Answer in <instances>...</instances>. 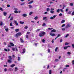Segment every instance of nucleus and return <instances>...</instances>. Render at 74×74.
Segmentation results:
<instances>
[{
	"label": "nucleus",
	"instance_id": "nucleus-26",
	"mask_svg": "<svg viewBox=\"0 0 74 74\" xmlns=\"http://www.w3.org/2000/svg\"><path fill=\"white\" fill-rule=\"evenodd\" d=\"M37 19H38V17H37V16H36L34 18V19L35 20H37Z\"/></svg>",
	"mask_w": 74,
	"mask_h": 74
},
{
	"label": "nucleus",
	"instance_id": "nucleus-41",
	"mask_svg": "<svg viewBox=\"0 0 74 74\" xmlns=\"http://www.w3.org/2000/svg\"><path fill=\"white\" fill-rule=\"evenodd\" d=\"M10 26H12V23L11 22L10 24Z\"/></svg>",
	"mask_w": 74,
	"mask_h": 74
},
{
	"label": "nucleus",
	"instance_id": "nucleus-60",
	"mask_svg": "<svg viewBox=\"0 0 74 74\" xmlns=\"http://www.w3.org/2000/svg\"><path fill=\"white\" fill-rule=\"evenodd\" d=\"M72 46L73 48H74V44H73L72 45Z\"/></svg>",
	"mask_w": 74,
	"mask_h": 74
},
{
	"label": "nucleus",
	"instance_id": "nucleus-61",
	"mask_svg": "<svg viewBox=\"0 0 74 74\" xmlns=\"http://www.w3.org/2000/svg\"><path fill=\"white\" fill-rule=\"evenodd\" d=\"M65 69H66V68H64V69H63V71H65Z\"/></svg>",
	"mask_w": 74,
	"mask_h": 74
},
{
	"label": "nucleus",
	"instance_id": "nucleus-63",
	"mask_svg": "<svg viewBox=\"0 0 74 74\" xmlns=\"http://www.w3.org/2000/svg\"><path fill=\"white\" fill-rule=\"evenodd\" d=\"M72 15H74V11L72 13Z\"/></svg>",
	"mask_w": 74,
	"mask_h": 74
},
{
	"label": "nucleus",
	"instance_id": "nucleus-8",
	"mask_svg": "<svg viewBox=\"0 0 74 74\" xmlns=\"http://www.w3.org/2000/svg\"><path fill=\"white\" fill-rule=\"evenodd\" d=\"M22 16H23V17H26L27 16V14H23Z\"/></svg>",
	"mask_w": 74,
	"mask_h": 74
},
{
	"label": "nucleus",
	"instance_id": "nucleus-51",
	"mask_svg": "<svg viewBox=\"0 0 74 74\" xmlns=\"http://www.w3.org/2000/svg\"><path fill=\"white\" fill-rule=\"evenodd\" d=\"M11 15H12L11 14H10V15L8 17V18L9 19H10V18H11Z\"/></svg>",
	"mask_w": 74,
	"mask_h": 74
},
{
	"label": "nucleus",
	"instance_id": "nucleus-25",
	"mask_svg": "<svg viewBox=\"0 0 74 74\" xmlns=\"http://www.w3.org/2000/svg\"><path fill=\"white\" fill-rule=\"evenodd\" d=\"M28 28V27H27V26H25L24 27V28L25 29H27Z\"/></svg>",
	"mask_w": 74,
	"mask_h": 74
},
{
	"label": "nucleus",
	"instance_id": "nucleus-47",
	"mask_svg": "<svg viewBox=\"0 0 74 74\" xmlns=\"http://www.w3.org/2000/svg\"><path fill=\"white\" fill-rule=\"evenodd\" d=\"M7 68H5L4 69V71L5 72H6V71H7Z\"/></svg>",
	"mask_w": 74,
	"mask_h": 74
},
{
	"label": "nucleus",
	"instance_id": "nucleus-6",
	"mask_svg": "<svg viewBox=\"0 0 74 74\" xmlns=\"http://www.w3.org/2000/svg\"><path fill=\"white\" fill-rule=\"evenodd\" d=\"M3 14L4 16H6L7 14V13L5 12H4Z\"/></svg>",
	"mask_w": 74,
	"mask_h": 74
},
{
	"label": "nucleus",
	"instance_id": "nucleus-53",
	"mask_svg": "<svg viewBox=\"0 0 74 74\" xmlns=\"http://www.w3.org/2000/svg\"><path fill=\"white\" fill-rule=\"evenodd\" d=\"M69 45V43L67 42H66L65 43V45Z\"/></svg>",
	"mask_w": 74,
	"mask_h": 74
},
{
	"label": "nucleus",
	"instance_id": "nucleus-64",
	"mask_svg": "<svg viewBox=\"0 0 74 74\" xmlns=\"http://www.w3.org/2000/svg\"><path fill=\"white\" fill-rule=\"evenodd\" d=\"M56 16V15H54L53 16V18H55V17Z\"/></svg>",
	"mask_w": 74,
	"mask_h": 74
},
{
	"label": "nucleus",
	"instance_id": "nucleus-49",
	"mask_svg": "<svg viewBox=\"0 0 74 74\" xmlns=\"http://www.w3.org/2000/svg\"><path fill=\"white\" fill-rule=\"evenodd\" d=\"M40 30V29H38L36 30V32H39Z\"/></svg>",
	"mask_w": 74,
	"mask_h": 74
},
{
	"label": "nucleus",
	"instance_id": "nucleus-24",
	"mask_svg": "<svg viewBox=\"0 0 74 74\" xmlns=\"http://www.w3.org/2000/svg\"><path fill=\"white\" fill-rule=\"evenodd\" d=\"M20 24H24V22H22V21H20Z\"/></svg>",
	"mask_w": 74,
	"mask_h": 74
},
{
	"label": "nucleus",
	"instance_id": "nucleus-2",
	"mask_svg": "<svg viewBox=\"0 0 74 74\" xmlns=\"http://www.w3.org/2000/svg\"><path fill=\"white\" fill-rule=\"evenodd\" d=\"M22 33H21V32H18L16 34V37H19V36H22Z\"/></svg>",
	"mask_w": 74,
	"mask_h": 74
},
{
	"label": "nucleus",
	"instance_id": "nucleus-57",
	"mask_svg": "<svg viewBox=\"0 0 74 74\" xmlns=\"http://www.w3.org/2000/svg\"><path fill=\"white\" fill-rule=\"evenodd\" d=\"M12 51H15V48H12Z\"/></svg>",
	"mask_w": 74,
	"mask_h": 74
},
{
	"label": "nucleus",
	"instance_id": "nucleus-18",
	"mask_svg": "<svg viewBox=\"0 0 74 74\" xmlns=\"http://www.w3.org/2000/svg\"><path fill=\"white\" fill-rule=\"evenodd\" d=\"M28 6H29V8L30 9L32 8H33V7L32 6L30 5H29Z\"/></svg>",
	"mask_w": 74,
	"mask_h": 74
},
{
	"label": "nucleus",
	"instance_id": "nucleus-28",
	"mask_svg": "<svg viewBox=\"0 0 74 74\" xmlns=\"http://www.w3.org/2000/svg\"><path fill=\"white\" fill-rule=\"evenodd\" d=\"M33 14V12H29V15H31Z\"/></svg>",
	"mask_w": 74,
	"mask_h": 74
},
{
	"label": "nucleus",
	"instance_id": "nucleus-10",
	"mask_svg": "<svg viewBox=\"0 0 74 74\" xmlns=\"http://www.w3.org/2000/svg\"><path fill=\"white\" fill-rule=\"evenodd\" d=\"M50 34L51 36H55V34H52V33H50Z\"/></svg>",
	"mask_w": 74,
	"mask_h": 74
},
{
	"label": "nucleus",
	"instance_id": "nucleus-13",
	"mask_svg": "<svg viewBox=\"0 0 74 74\" xmlns=\"http://www.w3.org/2000/svg\"><path fill=\"white\" fill-rule=\"evenodd\" d=\"M56 30L55 29H53L52 30H51V32H56Z\"/></svg>",
	"mask_w": 74,
	"mask_h": 74
},
{
	"label": "nucleus",
	"instance_id": "nucleus-44",
	"mask_svg": "<svg viewBox=\"0 0 74 74\" xmlns=\"http://www.w3.org/2000/svg\"><path fill=\"white\" fill-rule=\"evenodd\" d=\"M60 36H61V35L60 34H58V36H57V38H58V37H60Z\"/></svg>",
	"mask_w": 74,
	"mask_h": 74
},
{
	"label": "nucleus",
	"instance_id": "nucleus-36",
	"mask_svg": "<svg viewBox=\"0 0 74 74\" xmlns=\"http://www.w3.org/2000/svg\"><path fill=\"white\" fill-rule=\"evenodd\" d=\"M62 9L63 10L64 8V7H65V5H62Z\"/></svg>",
	"mask_w": 74,
	"mask_h": 74
},
{
	"label": "nucleus",
	"instance_id": "nucleus-40",
	"mask_svg": "<svg viewBox=\"0 0 74 74\" xmlns=\"http://www.w3.org/2000/svg\"><path fill=\"white\" fill-rule=\"evenodd\" d=\"M53 28H48V30H52Z\"/></svg>",
	"mask_w": 74,
	"mask_h": 74
},
{
	"label": "nucleus",
	"instance_id": "nucleus-29",
	"mask_svg": "<svg viewBox=\"0 0 74 74\" xmlns=\"http://www.w3.org/2000/svg\"><path fill=\"white\" fill-rule=\"evenodd\" d=\"M14 13H16V14H18V11L17 10H15L14 11Z\"/></svg>",
	"mask_w": 74,
	"mask_h": 74
},
{
	"label": "nucleus",
	"instance_id": "nucleus-58",
	"mask_svg": "<svg viewBox=\"0 0 74 74\" xmlns=\"http://www.w3.org/2000/svg\"><path fill=\"white\" fill-rule=\"evenodd\" d=\"M71 11H69L68 12L69 14H71Z\"/></svg>",
	"mask_w": 74,
	"mask_h": 74
},
{
	"label": "nucleus",
	"instance_id": "nucleus-1",
	"mask_svg": "<svg viewBox=\"0 0 74 74\" xmlns=\"http://www.w3.org/2000/svg\"><path fill=\"white\" fill-rule=\"evenodd\" d=\"M45 34V32H41L40 33H39V36L40 37L44 36Z\"/></svg>",
	"mask_w": 74,
	"mask_h": 74
},
{
	"label": "nucleus",
	"instance_id": "nucleus-38",
	"mask_svg": "<svg viewBox=\"0 0 74 74\" xmlns=\"http://www.w3.org/2000/svg\"><path fill=\"white\" fill-rule=\"evenodd\" d=\"M50 12H51V14H53V13H54V11H53L52 10H51Z\"/></svg>",
	"mask_w": 74,
	"mask_h": 74
},
{
	"label": "nucleus",
	"instance_id": "nucleus-43",
	"mask_svg": "<svg viewBox=\"0 0 74 74\" xmlns=\"http://www.w3.org/2000/svg\"><path fill=\"white\" fill-rule=\"evenodd\" d=\"M70 5L72 6H73V3H71L70 4Z\"/></svg>",
	"mask_w": 74,
	"mask_h": 74
},
{
	"label": "nucleus",
	"instance_id": "nucleus-31",
	"mask_svg": "<svg viewBox=\"0 0 74 74\" xmlns=\"http://www.w3.org/2000/svg\"><path fill=\"white\" fill-rule=\"evenodd\" d=\"M15 71L16 72L17 71V70H18V68L17 67H15Z\"/></svg>",
	"mask_w": 74,
	"mask_h": 74
},
{
	"label": "nucleus",
	"instance_id": "nucleus-22",
	"mask_svg": "<svg viewBox=\"0 0 74 74\" xmlns=\"http://www.w3.org/2000/svg\"><path fill=\"white\" fill-rule=\"evenodd\" d=\"M42 41L43 42H45V40H44V39H43L42 40Z\"/></svg>",
	"mask_w": 74,
	"mask_h": 74
},
{
	"label": "nucleus",
	"instance_id": "nucleus-46",
	"mask_svg": "<svg viewBox=\"0 0 74 74\" xmlns=\"http://www.w3.org/2000/svg\"><path fill=\"white\" fill-rule=\"evenodd\" d=\"M4 51H6V52H8V50H7L6 49H4Z\"/></svg>",
	"mask_w": 74,
	"mask_h": 74
},
{
	"label": "nucleus",
	"instance_id": "nucleus-15",
	"mask_svg": "<svg viewBox=\"0 0 74 74\" xmlns=\"http://www.w3.org/2000/svg\"><path fill=\"white\" fill-rule=\"evenodd\" d=\"M15 66V64H12L10 66V67H14Z\"/></svg>",
	"mask_w": 74,
	"mask_h": 74
},
{
	"label": "nucleus",
	"instance_id": "nucleus-62",
	"mask_svg": "<svg viewBox=\"0 0 74 74\" xmlns=\"http://www.w3.org/2000/svg\"><path fill=\"white\" fill-rule=\"evenodd\" d=\"M72 64H74V60L72 61Z\"/></svg>",
	"mask_w": 74,
	"mask_h": 74
},
{
	"label": "nucleus",
	"instance_id": "nucleus-56",
	"mask_svg": "<svg viewBox=\"0 0 74 74\" xmlns=\"http://www.w3.org/2000/svg\"><path fill=\"white\" fill-rule=\"evenodd\" d=\"M69 65H66V66L65 67H69Z\"/></svg>",
	"mask_w": 74,
	"mask_h": 74
},
{
	"label": "nucleus",
	"instance_id": "nucleus-21",
	"mask_svg": "<svg viewBox=\"0 0 74 74\" xmlns=\"http://www.w3.org/2000/svg\"><path fill=\"white\" fill-rule=\"evenodd\" d=\"M12 20H13V16H12L10 18V20L12 21Z\"/></svg>",
	"mask_w": 74,
	"mask_h": 74
},
{
	"label": "nucleus",
	"instance_id": "nucleus-42",
	"mask_svg": "<svg viewBox=\"0 0 74 74\" xmlns=\"http://www.w3.org/2000/svg\"><path fill=\"white\" fill-rule=\"evenodd\" d=\"M59 11H60V10H59V9H58L57 10V12L58 13L59 12Z\"/></svg>",
	"mask_w": 74,
	"mask_h": 74
},
{
	"label": "nucleus",
	"instance_id": "nucleus-48",
	"mask_svg": "<svg viewBox=\"0 0 74 74\" xmlns=\"http://www.w3.org/2000/svg\"><path fill=\"white\" fill-rule=\"evenodd\" d=\"M67 54L68 55H70L71 54V53H70V52H68Z\"/></svg>",
	"mask_w": 74,
	"mask_h": 74
},
{
	"label": "nucleus",
	"instance_id": "nucleus-50",
	"mask_svg": "<svg viewBox=\"0 0 74 74\" xmlns=\"http://www.w3.org/2000/svg\"><path fill=\"white\" fill-rule=\"evenodd\" d=\"M55 62H58L59 61V60L58 59H56L55 60Z\"/></svg>",
	"mask_w": 74,
	"mask_h": 74
},
{
	"label": "nucleus",
	"instance_id": "nucleus-32",
	"mask_svg": "<svg viewBox=\"0 0 74 74\" xmlns=\"http://www.w3.org/2000/svg\"><path fill=\"white\" fill-rule=\"evenodd\" d=\"M62 31H64V30H66V29H65V28H62Z\"/></svg>",
	"mask_w": 74,
	"mask_h": 74
},
{
	"label": "nucleus",
	"instance_id": "nucleus-54",
	"mask_svg": "<svg viewBox=\"0 0 74 74\" xmlns=\"http://www.w3.org/2000/svg\"><path fill=\"white\" fill-rule=\"evenodd\" d=\"M69 36V34H67L65 36V37H66H66H68V36Z\"/></svg>",
	"mask_w": 74,
	"mask_h": 74
},
{
	"label": "nucleus",
	"instance_id": "nucleus-35",
	"mask_svg": "<svg viewBox=\"0 0 74 74\" xmlns=\"http://www.w3.org/2000/svg\"><path fill=\"white\" fill-rule=\"evenodd\" d=\"M52 73V71L51 70H50L49 71V74H51Z\"/></svg>",
	"mask_w": 74,
	"mask_h": 74
},
{
	"label": "nucleus",
	"instance_id": "nucleus-52",
	"mask_svg": "<svg viewBox=\"0 0 74 74\" xmlns=\"http://www.w3.org/2000/svg\"><path fill=\"white\" fill-rule=\"evenodd\" d=\"M51 51V50H50V49H48V52H49H49H50Z\"/></svg>",
	"mask_w": 74,
	"mask_h": 74
},
{
	"label": "nucleus",
	"instance_id": "nucleus-14",
	"mask_svg": "<svg viewBox=\"0 0 74 74\" xmlns=\"http://www.w3.org/2000/svg\"><path fill=\"white\" fill-rule=\"evenodd\" d=\"M8 58L9 59H10L11 60H12V58H11V56H8Z\"/></svg>",
	"mask_w": 74,
	"mask_h": 74
},
{
	"label": "nucleus",
	"instance_id": "nucleus-37",
	"mask_svg": "<svg viewBox=\"0 0 74 74\" xmlns=\"http://www.w3.org/2000/svg\"><path fill=\"white\" fill-rule=\"evenodd\" d=\"M47 17H44L43 18V20H45L46 19H47Z\"/></svg>",
	"mask_w": 74,
	"mask_h": 74
},
{
	"label": "nucleus",
	"instance_id": "nucleus-33",
	"mask_svg": "<svg viewBox=\"0 0 74 74\" xmlns=\"http://www.w3.org/2000/svg\"><path fill=\"white\" fill-rule=\"evenodd\" d=\"M58 47H56L55 49V52H56L57 51V50H58Z\"/></svg>",
	"mask_w": 74,
	"mask_h": 74
},
{
	"label": "nucleus",
	"instance_id": "nucleus-20",
	"mask_svg": "<svg viewBox=\"0 0 74 74\" xmlns=\"http://www.w3.org/2000/svg\"><path fill=\"white\" fill-rule=\"evenodd\" d=\"M19 29H15V31L16 32H19Z\"/></svg>",
	"mask_w": 74,
	"mask_h": 74
},
{
	"label": "nucleus",
	"instance_id": "nucleus-4",
	"mask_svg": "<svg viewBox=\"0 0 74 74\" xmlns=\"http://www.w3.org/2000/svg\"><path fill=\"white\" fill-rule=\"evenodd\" d=\"M20 40L22 43H23L24 42V41H23V40L21 38H20Z\"/></svg>",
	"mask_w": 74,
	"mask_h": 74
},
{
	"label": "nucleus",
	"instance_id": "nucleus-9",
	"mask_svg": "<svg viewBox=\"0 0 74 74\" xmlns=\"http://www.w3.org/2000/svg\"><path fill=\"white\" fill-rule=\"evenodd\" d=\"M69 47H70V46H67L66 47H64V49H66L67 48Z\"/></svg>",
	"mask_w": 74,
	"mask_h": 74
},
{
	"label": "nucleus",
	"instance_id": "nucleus-59",
	"mask_svg": "<svg viewBox=\"0 0 74 74\" xmlns=\"http://www.w3.org/2000/svg\"><path fill=\"white\" fill-rule=\"evenodd\" d=\"M0 11H3V10L2 9V8L1 7L0 8Z\"/></svg>",
	"mask_w": 74,
	"mask_h": 74
},
{
	"label": "nucleus",
	"instance_id": "nucleus-5",
	"mask_svg": "<svg viewBox=\"0 0 74 74\" xmlns=\"http://www.w3.org/2000/svg\"><path fill=\"white\" fill-rule=\"evenodd\" d=\"M14 22L15 24L16 25V26H18V23H17V21H14Z\"/></svg>",
	"mask_w": 74,
	"mask_h": 74
},
{
	"label": "nucleus",
	"instance_id": "nucleus-19",
	"mask_svg": "<svg viewBox=\"0 0 74 74\" xmlns=\"http://www.w3.org/2000/svg\"><path fill=\"white\" fill-rule=\"evenodd\" d=\"M3 25V23L1 21L0 23V26H2V25Z\"/></svg>",
	"mask_w": 74,
	"mask_h": 74
},
{
	"label": "nucleus",
	"instance_id": "nucleus-45",
	"mask_svg": "<svg viewBox=\"0 0 74 74\" xmlns=\"http://www.w3.org/2000/svg\"><path fill=\"white\" fill-rule=\"evenodd\" d=\"M8 47H10V48H11V46L10 45H8Z\"/></svg>",
	"mask_w": 74,
	"mask_h": 74
},
{
	"label": "nucleus",
	"instance_id": "nucleus-30",
	"mask_svg": "<svg viewBox=\"0 0 74 74\" xmlns=\"http://www.w3.org/2000/svg\"><path fill=\"white\" fill-rule=\"evenodd\" d=\"M66 26V24H64L62 25L61 27H64V26Z\"/></svg>",
	"mask_w": 74,
	"mask_h": 74
},
{
	"label": "nucleus",
	"instance_id": "nucleus-23",
	"mask_svg": "<svg viewBox=\"0 0 74 74\" xmlns=\"http://www.w3.org/2000/svg\"><path fill=\"white\" fill-rule=\"evenodd\" d=\"M13 69H12V68H9L8 69V71H13Z\"/></svg>",
	"mask_w": 74,
	"mask_h": 74
},
{
	"label": "nucleus",
	"instance_id": "nucleus-39",
	"mask_svg": "<svg viewBox=\"0 0 74 74\" xmlns=\"http://www.w3.org/2000/svg\"><path fill=\"white\" fill-rule=\"evenodd\" d=\"M18 61H19V60H20V59H21V58L19 57H18Z\"/></svg>",
	"mask_w": 74,
	"mask_h": 74
},
{
	"label": "nucleus",
	"instance_id": "nucleus-11",
	"mask_svg": "<svg viewBox=\"0 0 74 74\" xmlns=\"http://www.w3.org/2000/svg\"><path fill=\"white\" fill-rule=\"evenodd\" d=\"M23 52H22V53H24L25 52V51H26V50H25V49H23Z\"/></svg>",
	"mask_w": 74,
	"mask_h": 74
},
{
	"label": "nucleus",
	"instance_id": "nucleus-3",
	"mask_svg": "<svg viewBox=\"0 0 74 74\" xmlns=\"http://www.w3.org/2000/svg\"><path fill=\"white\" fill-rule=\"evenodd\" d=\"M71 26L70 25L68 24L66 26L65 28L66 29H67V28H69V27H70Z\"/></svg>",
	"mask_w": 74,
	"mask_h": 74
},
{
	"label": "nucleus",
	"instance_id": "nucleus-12",
	"mask_svg": "<svg viewBox=\"0 0 74 74\" xmlns=\"http://www.w3.org/2000/svg\"><path fill=\"white\" fill-rule=\"evenodd\" d=\"M10 45L11 46H12V47H14V44L12 43H10Z\"/></svg>",
	"mask_w": 74,
	"mask_h": 74
},
{
	"label": "nucleus",
	"instance_id": "nucleus-7",
	"mask_svg": "<svg viewBox=\"0 0 74 74\" xmlns=\"http://www.w3.org/2000/svg\"><path fill=\"white\" fill-rule=\"evenodd\" d=\"M12 60H8V63H12Z\"/></svg>",
	"mask_w": 74,
	"mask_h": 74
},
{
	"label": "nucleus",
	"instance_id": "nucleus-55",
	"mask_svg": "<svg viewBox=\"0 0 74 74\" xmlns=\"http://www.w3.org/2000/svg\"><path fill=\"white\" fill-rule=\"evenodd\" d=\"M28 35H26V38H28Z\"/></svg>",
	"mask_w": 74,
	"mask_h": 74
},
{
	"label": "nucleus",
	"instance_id": "nucleus-27",
	"mask_svg": "<svg viewBox=\"0 0 74 74\" xmlns=\"http://www.w3.org/2000/svg\"><path fill=\"white\" fill-rule=\"evenodd\" d=\"M5 30L6 32H7L9 30L8 28H7L5 29Z\"/></svg>",
	"mask_w": 74,
	"mask_h": 74
},
{
	"label": "nucleus",
	"instance_id": "nucleus-17",
	"mask_svg": "<svg viewBox=\"0 0 74 74\" xmlns=\"http://www.w3.org/2000/svg\"><path fill=\"white\" fill-rule=\"evenodd\" d=\"M32 3H33V1H31L28 3V4H32Z\"/></svg>",
	"mask_w": 74,
	"mask_h": 74
},
{
	"label": "nucleus",
	"instance_id": "nucleus-16",
	"mask_svg": "<svg viewBox=\"0 0 74 74\" xmlns=\"http://www.w3.org/2000/svg\"><path fill=\"white\" fill-rule=\"evenodd\" d=\"M65 22V20H62L61 22V23H64Z\"/></svg>",
	"mask_w": 74,
	"mask_h": 74
},
{
	"label": "nucleus",
	"instance_id": "nucleus-34",
	"mask_svg": "<svg viewBox=\"0 0 74 74\" xmlns=\"http://www.w3.org/2000/svg\"><path fill=\"white\" fill-rule=\"evenodd\" d=\"M46 25V24H45V23H43V24L42 25V26H44Z\"/></svg>",
	"mask_w": 74,
	"mask_h": 74
}]
</instances>
